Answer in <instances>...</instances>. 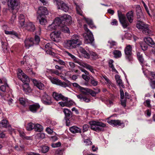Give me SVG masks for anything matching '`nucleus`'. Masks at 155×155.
<instances>
[{
    "label": "nucleus",
    "instance_id": "61",
    "mask_svg": "<svg viewBox=\"0 0 155 155\" xmlns=\"http://www.w3.org/2000/svg\"><path fill=\"white\" fill-rule=\"evenodd\" d=\"M16 16L15 14H13L12 17L10 19L11 23H13L15 20L16 18Z\"/></svg>",
    "mask_w": 155,
    "mask_h": 155
},
{
    "label": "nucleus",
    "instance_id": "15",
    "mask_svg": "<svg viewBox=\"0 0 155 155\" xmlns=\"http://www.w3.org/2000/svg\"><path fill=\"white\" fill-rule=\"evenodd\" d=\"M107 122L113 126H120L122 128L124 126V123L119 120H109L107 121Z\"/></svg>",
    "mask_w": 155,
    "mask_h": 155
},
{
    "label": "nucleus",
    "instance_id": "41",
    "mask_svg": "<svg viewBox=\"0 0 155 155\" xmlns=\"http://www.w3.org/2000/svg\"><path fill=\"white\" fill-rule=\"evenodd\" d=\"M113 54L114 55V57L116 58H120L121 56V53L119 50H116L113 52Z\"/></svg>",
    "mask_w": 155,
    "mask_h": 155
},
{
    "label": "nucleus",
    "instance_id": "31",
    "mask_svg": "<svg viewBox=\"0 0 155 155\" xmlns=\"http://www.w3.org/2000/svg\"><path fill=\"white\" fill-rule=\"evenodd\" d=\"M79 50L83 54L85 58H90V55L84 49L81 47L79 48Z\"/></svg>",
    "mask_w": 155,
    "mask_h": 155
},
{
    "label": "nucleus",
    "instance_id": "38",
    "mask_svg": "<svg viewBox=\"0 0 155 155\" xmlns=\"http://www.w3.org/2000/svg\"><path fill=\"white\" fill-rule=\"evenodd\" d=\"M19 101L20 104L24 106H26L28 102L27 100L23 97L20 98H19Z\"/></svg>",
    "mask_w": 155,
    "mask_h": 155
},
{
    "label": "nucleus",
    "instance_id": "59",
    "mask_svg": "<svg viewBox=\"0 0 155 155\" xmlns=\"http://www.w3.org/2000/svg\"><path fill=\"white\" fill-rule=\"evenodd\" d=\"M91 55L92 56L93 58L95 59L98 57L97 54L94 52H92L91 54Z\"/></svg>",
    "mask_w": 155,
    "mask_h": 155
},
{
    "label": "nucleus",
    "instance_id": "49",
    "mask_svg": "<svg viewBox=\"0 0 155 155\" xmlns=\"http://www.w3.org/2000/svg\"><path fill=\"white\" fill-rule=\"evenodd\" d=\"M148 45L145 42H142L140 44V46L142 49L143 51L146 50L147 48Z\"/></svg>",
    "mask_w": 155,
    "mask_h": 155
},
{
    "label": "nucleus",
    "instance_id": "29",
    "mask_svg": "<svg viewBox=\"0 0 155 155\" xmlns=\"http://www.w3.org/2000/svg\"><path fill=\"white\" fill-rule=\"evenodd\" d=\"M126 16L129 22L130 23H132L134 19L133 12L131 11L128 12L126 14Z\"/></svg>",
    "mask_w": 155,
    "mask_h": 155
},
{
    "label": "nucleus",
    "instance_id": "26",
    "mask_svg": "<svg viewBox=\"0 0 155 155\" xmlns=\"http://www.w3.org/2000/svg\"><path fill=\"white\" fill-rule=\"evenodd\" d=\"M18 132L20 136L23 139H25L26 140H32V138L31 137H28L25 136L24 132L22 130H18Z\"/></svg>",
    "mask_w": 155,
    "mask_h": 155
},
{
    "label": "nucleus",
    "instance_id": "21",
    "mask_svg": "<svg viewBox=\"0 0 155 155\" xmlns=\"http://www.w3.org/2000/svg\"><path fill=\"white\" fill-rule=\"evenodd\" d=\"M65 102H60L58 104L62 107H70L73 105V102L72 101H64Z\"/></svg>",
    "mask_w": 155,
    "mask_h": 155
},
{
    "label": "nucleus",
    "instance_id": "1",
    "mask_svg": "<svg viewBox=\"0 0 155 155\" xmlns=\"http://www.w3.org/2000/svg\"><path fill=\"white\" fill-rule=\"evenodd\" d=\"M79 39L78 35H74L70 40H67L64 42V46L69 49L75 48L81 44V42L80 41Z\"/></svg>",
    "mask_w": 155,
    "mask_h": 155
},
{
    "label": "nucleus",
    "instance_id": "60",
    "mask_svg": "<svg viewBox=\"0 0 155 155\" xmlns=\"http://www.w3.org/2000/svg\"><path fill=\"white\" fill-rule=\"evenodd\" d=\"M111 24L113 25H117L118 24V21L116 19H114L112 20Z\"/></svg>",
    "mask_w": 155,
    "mask_h": 155
},
{
    "label": "nucleus",
    "instance_id": "34",
    "mask_svg": "<svg viewBox=\"0 0 155 155\" xmlns=\"http://www.w3.org/2000/svg\"><path fill=\"white\" fill-rule=\"evenodd\" d=\"M43 126L39 124H35L34 130L36 131L41 132L43 130Z\"/></svg>",
    "mask_w": 155,
    "mask_h": 155
},
{
    "label": "nucleus",
    "instance_id": "17",
    "mask_svg": "<svg viewBox=\"0 0 155 155\" xmlns=\"http://www.w3.org/2000/svg\"><path fill=\"white\" fill-rule=\"evenodd\" d=\"M24 27L27 30L31 31H34L35 29L34 25L30 22L27 23Z\"/></svg>",
    "mask_w": 155,
    "mask_h": 155
},
{
    "label": "nucleus",
    "instance_id": "9",
    "mask_svg": "<svg viewBox=\"0 0 155 155\" xmlns=\"http://www.w3.org/2000/svg\"><path fill=\"white\" fill-rule=\"evenodd\" d=\"M118 15L119 21L122 26L124 28H126L129 25V23L126 20L125 15L119 11H118Z\"/></svg>",
    "mask_w": 155,
    "mask_h": 155
},
{
    "label": "nucleus",
    "instance_id": "11",
    "mask_svg": "<svg viewBox=\"0 0 155 155\" xmlns=\"http://www.w3.org/2000/svg\"><path fill=\"white\" fill-rule=\"evenodd\" d=\"M17 74L18 78L23 83L29 82V80L28 77L21 70L18 69Z\"/></svg>",
    "mask_w": 155,
    "mask_h": 155
},
{
    "label": "nucleus",
    "instance_id": "55",
    "mask_svg": "<svg viewBox=\"0 0 155 155\" xmlns=\"http://www.w3.org/2000/svg\"><path fill=\"white\" fill-rule=\"evenodd\" d=\"M91 83L94 86H96L98 84V82L94 79L92 78L91 80Z\"/></svg>",
    "mask_w": 155,
    "mask_h": 155
},
{
    "label": "nucleus",
    "instance_id": "22",
    "mask_svg": "<svg viewBox=\"0 0 155 155\" xmlns=\"http://www.w3.org/2000/svg\"><path fill=\"white\" fill-rule=\"evenodd\" d=\"M45 51L47 54L51 55L52 56H54V53L52 52L50 50V49L51 48V46L50 43H48L45 45Z\"/></svg>",
    "mask_w": 155,
    "mask_h": 155
},
{
    "label": "nucleus",
    "instance_id": "44",
    "mask_svg": "<svg viewBox=\"0 0 155 155\" xmlns=\"http://www.w3.org/2000/svg\"><path fill=\"white\" fill-rule=\"evenodd\" d=\"M136 53L138 60L140 62L142 63L144 60L142 54L139 52H137Z\"/></svg>",
    "mask_w": 155,
    "mask_h": 155
},
{
    "label": "nucleus",
    "instance_id": "23",
    "mask_svg": "<svg viewBox=\"0 0 155 155\" xmlns=\"http://www.w3.org/2000/svg\"><path fill=\"white\" fill-rule=\"evenodd\" d=\"M40 107L38 104H35L30 105L29 106V109L31 111L35 113L39 108Z\"/></svg>",
    "mask_w": 155,
    "mask_h": 155
},
{
    "label": "nucleus",
    "instance_id": "56",
    "mask_svg": "<svg viewBox=\"0 0 155 155\" xmlns=\"http://www.w3.org/2000/svg\"><path fill=\"white\" fill-rule=\"evenodd\" d=\"M61 145V143L58 142L55 143H53L51 144V146L53 148H55L60 147Z\"/></svg>",
    "mask_w": 155,
    "mask_h": 155
},
{
    "label": "nucleus",
    "instance_id": "43",
    "mask_svg": "<svg viewBox=\"0 0 155 155\" xmlns=\"http://www.w3.org/2000/svg\"><path fill=\"white\" fill-rule=\"evenodd\" d=\"M84 18L85 19V21H86L87 23L90 26V27H95V28H96V27L93 25V21L91 19H89L88 18H86L85 17H84Z\"/></svg>",
    "mask_w": 155,
    "mask_h": 155
},
{
    "label": "nucleus",
    "instance_id": "45",
    "mask_svg": "<svg viewBox=\"0 0 155 155\" xmlns=\"http://www.w3.org/2000/svg\"><path fill=\"white\" fill-rule=\"evenodd\" d=\"M35 124L32 123H30L28 124L27 127V129L28 131L32 130L33 129H35Z\"/></svg>",
    "mask_w": 155,
    "mask_h": 155
},
{
    "label": "nucleus",
    "instance_id": "13",
    "mask_svg": "<svg viewBox=\"0 0 155 155\" xmlns=\"http://www.w3.org/2000/svg\"><path fill=\"white\" fill-rule=\"evenodd\" d=\"M51 40L55 42H58L60 38V32L59 31H54L50 34Z\"/></svg>",
    "mask_w": 155,
    "mask_h": 155
},
{
    "label": "nucleus",
    "instance_id": "46",
    "mask_svg": "<svg viewBox=\"0 0 155 155\" xmlns=\"http://www.w3.org/2000/svg\"><path fill=\"white\" fill-rule=\"evenodd\" d=\"M5 33L7 35H13L17 37H18V35L17 33L13 31H8L6 30L5 31Z\"/></svg>",
    "mask_w": 155,
    "mask_h": 155
},
{
    "label": "nucleus",
    "instance_id": "40",
    "mask_svg": "<svg viewBox=\"0 0 155 155\" xmlns=\"http://www.w3.org/2000/svg\"><path fill=\"white\" fill-rule=\"evenodd\" d=\"M89 91L88 94H90L93 97H95L97 94L99 93L100 92V90L99 89H97V91H95L90 89Z\"/></svg>",
    "mask_w": 155,
    "mask_h": 155
},
{
    "label": "nucleus",
    "instance_id": "20",
    "mask_svg": "<svg viewBox=\"0 0 155 155\" xmlns=\"http://www.w3.org/2000/svg\"><path fill=\"white\" fill-rule=\"evenodd\" d=\"M144 41L148 45H150L153 48L155 47V44L151 38L149 37H146L144 38Z\"/></svg>",
    "mask_w": 155,
    "mask_h": 155
},
{
    "label": "nucleus",
    "instance_id": "58",
    "mask_svg": "<svg viewBox=\"0 0 155 155\" xmlns=\"http://www.w3.org/2000/svg\"><path fill=\"white\" fill-rule=\"evenodd\" d=\"M54 61L57 62L61 65H64L65 64V62L63 61L61 59H58V60L54 59Z\"/></svg>",
    "mask_w": 155,
    "mask_h": 155
},
{
    "label": "nucleus",
    "instance_id": "5",
    "mask_svg": "<svg viewBox=\"0 0 155 155\" xmlns=\"http://www.w3.org/2000/svg\"><path fill=\"white\" fill-rule=\"evenodd\" d=\"M61 21L59 18H56L52 23L49 25L47 28L48 31H52L56 29H59Z\"/></svg>",
    "mask_w": 155,
    "mask_h": 155
},
{
    "label": "nucleus",
    "instance_id": "57",
    "mask_svg": "<svg viewBox=\"0 0 155 155\" xmlns=\"http://www.w3.org/2000/svg\"><path fill=\"white\" fill-rule=\"evenodd\" d=\"M141 2L143 3V6L146 9V10L147 12V13L148 14V15H150V14L149 13V10L148 9V8L147 7V6L146 5L145 3V2H144L143 1H141Z\"/></svg>",
    "mask_w": 155,
    "mask_h": 155
},
{
    "label": "nucleus",
    "instance_id": "63",
    "mask_svg": "<svg viewBox=\"0 0 155 155\" xmlns=\"http://www.w3.org/2000/svg\"><path fill=\"white\" fill-rule=\"evenodd\" d=\"M89 127V126L87 124H84L83 127V130L84 132L88 130V129Z\"/></svg>",
    "mask_w": 155,
    "mask_h": 155
},
{
    "label": "nucleus",
    "instance_id": "28",
    "mask_svg": "<svg viewBox=\"0 0 155 155\" xmlns=\"http://www.w3.org/2000/svg\"><path fill=\"white\" fill-rule=\"evenodd\" d=\"M77 97L81 101H84L88 103L90 101V99L86 96H83L81 94L77 95Z\"/></svg>",
    "mask_w": 155,
    "mask_h": 155
},
{
    "label": "nucleus",
    "instance_id": "24",
    "mask_svg": "<svg viewBox=\"0 0 155 155\" xmlns=\"http://www.w3.org/2000/svg\"><path fill=\"white\" fill-rule=\"evenodd\" d=\"M66 24H63V23L61 22L60 24V27L59 29L61 30L64 33H69L70 31L69 28L66 26Z\"/></svg>",
    "mask_w": 155,
    "mask_h": 155
},
{
    "label": "nucleus",
    "instance_id": "36",
    "mask_svg": "<svg viewBox=\"0 0 155 155\" xmlns=\"http://www.w3.org/2000/svg\"><path fill=\"white\" fill-rule=\"evenodd\" d=\"M63 112L64 114L65 117L70 118L71 116V113L70 110L68 109H64Z\"/></svg>",
    "mask_w": 155,
    "mask_h": 155
},
{
    "label": "nucleus",
    "instance_id": "35",
    "mask_svg": "<svg viewBox=\"0 0 155 155\" xmlns=\"http://www.w3.org/2000/svg\"><path fill=\"white\" fill-rule=\"evenodd\" d=\"M90 89L87 88H84L82 87H81L79 91L82 94L85 95L88 94Z\"/></svg>",
    "mask_w": 155,
    "mask_h": 155
},
{
    "label": "nucleus",
    "instance_id": "19",
    "mask_svg": "<svg viewBox=\"0 0 155 155\" xmlns=\"http://www.w3.org/2000/svg\"><path fill=\"white\" fill-rule=\"evenodd\" d=\"M25 47L27 48H28L34 44L33 39V38L26 39L25 41Z\"/></svg>",
    "mask_w": 155,
    "mask_h": 155
},
{
    "label": "nucleus",
    "instance_id": "3",
    "mask_svg": "<svg viewBox=\"0 0 155 155\" xmlns=\"http://www.w3.org/2000/svg\"><path fill=\"white\" fill-rule=\"evenodd\" d=\"M91 129L97 132L103 131L102 128L106 127V124L101 122L92 120L89 122Z\"/></svg>",
    "mask_w": 155,
    "mask_h": 155
},
{
    "label": "nucleus",
    "instance_id": "32",
    "mask_svg": "<svg viewBox=\"0 0 155 155\" xmlns=\"http://www.w3.org/2000/svg\"><path fill=\"white\" fill-rule=\"evenodd\" d=\"M19 22L21 27L24 25L25 22V17L23 15L20 14L18 17Z\"/></svg>",
    "mask_w": 155,
    "mask_h": 155
},
{
    "label": "nucleus",
    "instance_id": "37",
    "mask_svg": "<svg viewBox=\"0 0 155 155\" xmlns=\"http://www.w3.org/2000/svg\"><path fill=\"white\" fill-rule=\"evenodd\" d=\"M40 152L45 153L48 151L49 150V147L47 146H42L40 147Z\"/></svg>",
    "mask_w": 155,
    "mask_h": 155
},
{
    "label": "nucleus",
    "instance_id": "51",
    "mask_svg": "<svg viewBox=\"0 0 155 155\" xmlns=\"http://www.w3.org/2000/svg\"><path fill=\"white\" fill-rule=\"evenodd\" d=\"M150 85L152 89H155V81L150 79L149 80Z\"/></svg>",
    "mask_w": 155,
    "mask_h": 155
},
{
    "label": "nucleus",
    "instance_id": "47",
    "mask_svg": "<svg viewBox=\"0 0 155 155\" xmlns=\"http://www.w3.org/2000/svg\"><path fill=\"white\" fill-rule=\"evenodd\" d=\"M7 121L6 120H2L0 123V127H6L7 125Z\"/></svg>",
    "mask_w": 155,
    "mask_h": 155
},
{
    "label": "nucleus",
    "instance_id": "10",
    "mask_svg": "<svg viewBox=\"0 0 155 155\" xmlns=\"http://www.w3.org/2000/svg\"><path fill=\"white\" fill-rule=\"evenodd\" d=\"M41 99L42 102L46 105H50L52 103L51 97L45 92L41 95Z\"/></svg>",
    "mask_w": 155,
    "mask_h": 155
},
{
    "label": "nucleus",
    "instance_id": "14",
    "mask_svg": "<svg viewBox=\"0 0 155 155\" xmlns=\"http://www.w3.org/2000/svg\"><path fill=\"white\" fill-rule=\"evenodd\" d=\"M52 96L54 99L57 101L62 100L63 101H67L68 98L63 96L61 94H59L56 92L53 93Z\"/></svg>",
    "mask_w": 155,
    "mask_h": 155
},
{
    "label": "nucleus",
    "instance_id": "4",
    "mask_svg": "<svg viewBox=\"0 0 155 155\" xmlns=\"http://www.w3.org/2000/svg\"><path fill=\"white\" fill-rule=\"evenodd\" d=\"M136 26L140 31H142L143 33L148 34L151 32L148 25L141 21H139L137 24Z\"/></svg>",
    "mask_w": 155,
    "mask_h": 155
},
{
    "label": "nucleus",
    "instance_id": "16",
    "mask_svg": "<svg viewBox=\"0 0 155 155\" xmlns=\"http://www.w3.org/2000/svg\"><path fill=\"white\" fill-rule=\"evenodd\" d=\"M38 16H45L48 14V12L47 8L43 6L39 7L38 11Z\"/></svg>",
    "mask_w": 155,
    "mask_h": 155
},
{
    "label": "nucleus",
    "instance_id": "42",
    "mask_svg": "<svg viewBox=\"0 0 155 155\" xmlns=\"http://www.w3.org/2000/svg\"><path fill=\"white\" fill-rule=\"evenodd\" d=\"M45 134L43 133H39L37 134L36 137L37 139H42L45 138Z\"/></svg>",
    "mask_w": 155,
    "mask_h": 155
},
{
    "label": "nucleus",
    "instance_id": "30",
    "mask_svg": "<svg viewBox=\"0 0 155 155\" xmlns=\"http://www.w3.org/2000/svg\"><path fill=\"white\" fill-rule=\"evenodd\" d=\"M38 18L41 25H45L47 21L45 16H38Z\"/></svg>",
    "mask_w": 155,
    "mask_h": 155
},
{
    "label": "nucleus",
    "instance_id": "33",
    "mask_svg": "<svg viewBox=\"0 0 155 155\" xmlns=\"http://www.w3.org/2000/svg\"><path fill=\"white\" fill-rule=\"evenodd\" d=\"M82 66L87 69L89 70L92 73H94V69L92 66L87 63H83Z\"/></svg>",
    "mask_w": 155,
    "mask_h": 155
},
{
    "label": "nucleus",
    "instance_id": "27",
    "mask_svg": "<svg viewBox=\"0 0 155 155\" xmlns=\"http://www.w3.org/2000/svg\"><path fill=\"white\" fill-rule=\"evenodd\" d=\"M28 82L24 83V84L23 85V90L26 94L30 92L31 91L28 84Z\"/></svg>",
    "mask_w": 155,
    "mask_h": 155
},
{
    "label": "nucleus",
    "instance_id": "12",
    "mask_svg": "<svg viewBox=\"0 0 155 155\" xmlns=\"http://www.w3.org/2000/svg\"><path fill=\"white\" fill-rule=\"evenodd\" d=\"M61 22L64 24H69L71 23V18L69 15L65 14L60 18H59Z\"/></svg>",
    "mask_w": 155,
    "mask_h": 155
},
{
    "label": "nucleus",
    "instance_id": "25",
    "mask_svg": "<svg viewBox=\"0 0 155 155\" xmlns=\"http://www.w3.org/2000/svg\"><path fill=\"white\" fill-rule=\"evenodd\" d=\"M69 130L73 134L81 133V129L76 126H73L70 127Z\"/></svg>",
    "mask_w": 155,
    "mask_h": 155
},
{
    "label": "nucleus",
    "instance_id": "62",
    "mask_svg": "<svg viewBox=\"0 0 155 155\" xmlns=\"http://www.w3.org/2000/svg\"><path fill=\"white\" fill-rule=\"evenodd\" d=\"M118 85L120 87H122L123 88L124 87V85L123 84V83L122 82V81L121 80H120L118 81L117 82Z\"/></svg>",
    "mask_w": 155,
    "mask_h": 155
},
{
    "label": "nucleus",
    "instance_id": "64",
    "mask_svg": "<svg viewBox=\"0 0 155 155\" xmlns=\"http://www.w3.org/2000/svg\"><path fill=\"white\" fill-rule=\"evenodd\" d=\"M84 142L85 144V145H91L92 143V142L91 141L88 139L84 140Z\"/></svg>",
    "mask_w": 155,
    "mask_h": 155
},
{
    "label": "nucleus",
    "instance_id": "39",
    "mask_svg": "<svg viewBox=\"0 0 155 155\" xmlns=\"http://www.w3.org/2000/svg\"><path fill=\"white\" fill-rule=\"evenodd\" d=\"M49 79L53 84L58 85V84L59 81H60V80L58 79L52 77H50Z\"/></svg>",
    "mask_w": 155,
    "mask_h": 155
},
{
    "label": "nucleus",
    "instance_id": "7",
    "mask_svg": "<svg viewBox=\"0 0 155 155\" xmlns=\"http://www.w3.org/2000/svg\"><path fill=\"white\" fill-rule=\"evenodd\" d=\"M8 5L9 10H17L19 5V0H8Z\"/></svg>",
    "mask_w": 155,
    "mask_h": 155
},
{
    "label": "nucleus",
    "instance_id": "18",
    "mask_svg": "<svg viewBox=\"0 0 155 155\" xmlns=\"http://www.w3.org/2000/svg\"><path fill=\"white\" fill-rule=\"evenodd\" d=\"M32 81L34 85L37 87L40 90H43L44 88V84L41 82L35 79L32 80Z\"/></svg>",
    "mask_w": 155,
    "mask_h": 155
},
{
    "label": "nucleus",
    "instance_id": "53",
    "mask_svg": "<svg viewBox=\"0 0 155 155\" xmlns=\"http://www.w3.org/2000/svg\"><path fill=\"white\" fill-rule=\"evenodd\" d=\"M75 5H76V9L77 12V13L80 15H82V12L81 9L79 8V7L75 3Z\"/></svg>",
    "mask_w": 155,
    "mask_h": 155
},
{
    "label": "nucleus",
    "instance_id": "52",
    "mask_svg": "<svg viewBox=\"0 0 155 155\" xmlns=\"http://www.w3.org/2000/svg\"><path fill=\"white\" fill-rule=\"evenodd\" d=\"M58 85H60L61 86L64 87H68V84L65 82H62L60 80Z\"/></svg>",
    "mask_w": 155,
    "mask_h": 155
},
{
    "label": "nucleus",
    "instance_id": "50",
    "mask_svg": "<svg viewBox=\"0 0 155 155\" xmlns=\"http://www.w3.org/2000/svg\"><path fill=\"white\" fill-rule=\"evenodd\" d=\"M40 41V39L38 36L36 35L35 36L34 40L33 39L34 44L37 45L38 44Z\"/></svg>",
    "mask_w": 155,
    "mask_h": 155
},
{
    "label": "nucleus",
    "instance_id": "54",
    "mask_svg": "<svg viewBox=\"0 0 155 155\" xmlns=\"http://www.w3.org/2000/svg\"><path fill=\"white\" fill-rule=\"evenodd\" d=\"M88 74H82V78L85 81H88L90 80V78L89 76H88L87 75Z\"/></svg>",
    "mask_w": 155,
    "mask_h": 155
},
{
    "label": "nucleus",
    "instance_id": "8",
    "mask_svg": "<svg viewBox=\"0 0 155 155\" xmlns=\"http://www.w3.org/2000/svg\"><path fill=\"white\" fill-rule=\"evenodd\" d=\"M54 2L57 5V8L58 9H60L65 12H67L68 11L69 7L63 1L55 0Z\"/></svg>",
    "mask_w": 155,
    "mask_h": 155
},
{
    "label": "nucleus",
    "instance_id": "6",
    "mask_svg": "<svg viewBox=\"0 0 155 155\" xmlns=\"http://www.w3.org/2000/svg\"><path fill=\"white\" fill-rule=\"evenodd\" d=\"M132 46L130 45H127L124 48V51L126 55V58L129 61H132L133 59L132 56Z\"/></svg>",
    "mask_w": 155,
    "mask_h": 155
},
{
    "label": "nucleus",
    "instance_id": "48",
    "mask_svg": "<svg viewBox=\"0 0 155 155\" xmlns=\"http://www.w3.org/2000/svg\"><path fill=\"white\" fill-rule=\"evenodd\" d=\"M8 88V85L7 84H6L0 86V90L3 92H5L6 89H7Z\"/></svg>",
    "mask_w": 155,
    "mask_h": 155
},
{
    "label": "nucleus",
    "instance_id": "2",
    "mask_svg": "<svg viewBox=\"0 0 155 155\" xmlns=\"http://www.w3.org/2000/svg\"><path fill=\"white\" fill-rule=\"evenodd\" d=\"M84 28L85 31L83 34L85 43L86 44L92 43L94 40L92 33L87 28V25H84Z\"/></svg>",
    "mask_w": 155,
    "mask_h": 155
}]
</instances>
